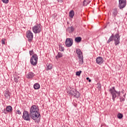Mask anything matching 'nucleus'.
<instances>
[{
    "mask_svg": "<svg viewBox=\"0 0 127 127\" xmlns=\"http://www.w3.org/2000/svg\"><path fill=\"white\" fill-rule=\"evenodd\" d=\"M30 115L31 119L34 121L37 120L39 117H41L38 106L33 105L31 107L30 109Z\"/></svg>",
    "mask_w": 127,
    "mask_h": 127,
    "instance_id": "obj_1",
    "label": "nucleus"
},
{
    "mask_svg": "<svg viewBox=\"0 0 127 127\" xmlns=\"http://www.w3.org/2000/svg\"><path fill=\"white\" fill-rule=\"evenodd\" d=\"M120 34H119V33H116L115 36L112 34L111 36L110 37L109 40L107 41V43L109 44L111 41H113L114 40L115 41V45L117 46V45H119V44H120Z\"/></svg>",
    "mask_w": 127,
    "mask_h": 127,
    "instance_id": "obj_2",
    "label": "nucleus"
},
{
    "mask_svg": "<svg viewBox=\"0 0 127 127\" xmlns=\"http://www.w3.org/2000/svg\"><path fill=\"white\" fill-rule=\"evenodd\" d=\"M109 92L112 96V100H113V102H115L117 97H120V96H121V91H117L114 86L109 89Z\"/></svg>",
    "mask_w": 127,
    "mask_h": 127,
    "instance_id": "obj_3",
    "label": "nucleus"
},
{
    "mask_svg": "<svg viewBox=\"0 0 127 127\" xmlns=\"http://www.w3.org/2000/svg\"><path fill=\"white\" fill-rule=\"evenodd\" d=\"M67 93L69 94V95H72V96H74V97L75 98H77V99L80 97V92H78L75 88L69 89L67 91Z\"/></svg>",
    "mask_w": 127,
    "mask_h": 127,
    "instance_id": "obj_4",
    "label": "nucleus"
},
{
    "mask_svg": "<svg viewBox=\"0 0 127 127\" xmlns=\"http://www.w3.org/2000/svg\"><path fill=\"white\" fill-rule=\"evenodd\" d=\"M38 61V56L36 54H34L32 56L30 59V63L33 66H36L37 65V62Z\"/></svg>",
    "mask_w": 127,
    "mask_h": 127,
    "instance_id": "obj_5",
    "label": "nucleus"
},
{
    "mask_svg": "<svg viewBox=\"0 0 127 127\" xmlns=\"http://www.w3.org/2000/svg\"><path fill=\"white\" fill-rule=\"evenodd\" d=\"M33 32L35 34H37V33H40L41 30H42V28L41 27V25L40 24H38L35 25L34 26L32 27Z\"/></svg>",
    "mask_w": 127,
    "mask_h": 127,
    "instance_id": "obj_6",
    "label": "nucleus"
},
{
    "mask_svg": "<svg viewBox=\"0 0 127 127\" xmlns=\"http://www.w3.org/2000/svg\"><path fill=\"white\" fill-rule=\"evenodd\" d=\"M22 118L24 121L30 122L31 116H30V114H29L28 111L24 110L23 113Z\"/></svg>",
    "mask_w": 127,
    "mask_h": 127,
    "instance_id": "obj_7",
    "label": "nucleus"
},
{
    "mask_svg": "<svg viewBox=\"0 0 127 127\" xmlns=\"http://www.w3.org/2000/svg\"><path fill=\"white\" fill-rule=\"evenodd\" d=\"M119 4L120 9H123L127 5V0H119Z\"/></svg>",
    "mask_w": 127,
    "mask_h": 127,
    "instance_id": "obj_8",
    "label": "nucleus"
},
{
    "mask_svg": "<svg viewBox=\"0 0 127 127\" xmlns=\"http://www.w3.org/2000/svg\"><path fill=\"white\" fill-rule=\"evenodd\" d=\"M26 36L28 38V40L29 42L32 41L33 39V34L30 30H28L26 32Z\"/></svg>",
    "mask_w": 127,
    "mask_h": 127,
    "instance_id": "obj_9",
    "label": "nucleus"
},
{
    "mask_svg": "<svg viewBox=\"0 0 127 127\" xmlns=\"http://www.w3.org/2000/svg\"><path fill=\"white\" fill-rule=\"evenodd\" d=\"M65 44L67 47H71L73 45V39L70 38H66Z\"/></svg>",
    "mask_w": 127,
    "mask_h": 127,
    "instance_id": "obj_10",
    "label": "nucleus"
},
{
    "mask_svg": "<svg viewBox=\"0 0 127 127\" xmlns=\"http://www.w3.org/2000/svg\"><path fill=\"white\" fill-rule=\"evenodd\" d=\"M11 112H12V107L11 106H8L6 107V110L5 109H4L3 113L6 115L7 113H11Z\"/></svg>",
    "mask_w": 127,
    "mask_h": 127,
    "instance_id": "obj_11",
    "label": "nucleus"
},
{
    "mask_svg": "<svg viewBox=\"0 0 127 127\" xmlns=\"http://www.w3.org/2000/svg\"><path fill=\"white\" fill-rule=\"evenodd\" d=\"M96 62L97 64L101 65L104 62V59L101 57H98L96 58Z\"/></svg>",
    "mask_w": 127,
    "mask_h": 127,
    "instance_id": "obj_12",
    "label": "nucleus"
},
{
    "mask_svg": "<svg viewBox=\"0 0 127 127\" xmlns=\"http://www.w3.org/2000/svg\"><path fill=\"white\" fill-rule=\"evenodd\" d=\"M35 76V74H34V73L32 72H29L27 74L26 77L27 79H32V78H33V77H34Z\"/></svg>",
    "mask_w": 127,
    "mask_h": 127,
    "instance_id": "obj_13",
    "label": "nucleus"
},
{
    "mask_svg": "<svg viewBox=\"0 0 127 127\" xmlns=\"http://www.w3.org/2000/svg\"><path fill=\"white\" fill-rule=\"evenodd\" d=\"M4 96L7 100H10V92L9 91H4Z\"/></svg>",
    "mask_w": 127,
    "mask_h": 127,
    "instance_id": "obj_14",
    "label": "nucleus"
},
{
    "mask_svg": "<svg viewBox=\"0 0 127 127\" xmlns=\"http://www.w3.org/2000/svg\"><path fill=\"white\" fill-rule=\"evenodd\" d=\"M76 52L79 58H82L83 57V53H82L80 49H76Z\"/></svg>",
    "mask_w": 127,
    "mask_h": 127,
    "instance_id": "obj_15",
    "label": "nucleus"
},
{
    "mask_svg": "<svg viewBox=\"0 0 127 127\" xmlns=\"http://www.w3.org/2000/svg\"><path fill=\"white\" fill-rule=\"evenodd\" d=\"M117 14H118V8H115L112 10V15L114 17H116L117 16Z\"/></svg>",
    "mask_w": 127,
    "mask_h": 127,
    "instance_id": "obj_16",
    "label": "nucleus"
},
{
    "mask_svg": "<svg viewBox=\"0 0 127 127\" xmlns=\"http://www.w3.org/2000/svg\"><path fill=\"white\" fill-rule=\"evenodd\" d=\"M63 56H64V55L63 54V53L61 52H59L58 53V55L55 57V58L56 59H57V60H58L59 58H62Z\"/></svg>",
    "mask_w": 127,
    "mask_h": 127,
    "instance_id": "obj_17",
    "label": "nucleus"
},
{
    "mask_svg": "<svg viewBox=\"0 0 127 127\" xmlns=\"http://www.w3.org/2000/svg\"><path fill=\"white\" fill-rule=\"evenodd\" d=\"M91 2V1L90 0H84L83 5L84 6H86L89 4Z\"/></svg>",
    "mask_w": 127,
    "mask_h": 127,
    "instance_id": "obj_18",
    "label": "nucleus"
},
{
    "mask_svg": "<svg viewBox=\"0 0 127 127\" xmlns=\"http://www.w3.org/2000/svg\"><path fill=\"white\" fill-rule=\"evenodd\" d=\"M75 42H77V43H79L82 41V38L81 37H77L75 38Z\"/></svg>",
    "mask_w": 127,
    "mask_h": 127,
    "instance_id": "obj_19",
    "label": "nucleus"
},
{
    "mask_svg": "<svg viewBox=\"0 0 127 127\" xmlns=\"http://www.w3.org/2000/svg\"><path fill=\"white\" fill-rule=\"evenodd\" d=\"M74 29V27L73 26L68 27L67 29V31H68L69 33H71L72 32H73Z\"/></svg>",
    "mask_w": 127,
    "mask_h": 127,
    "instance_id": "obj_20",
    "label": "nucleus"
},
{
    "mask_svg": "<svg viewBox=\"0 0 127 127\" xmlns=\"http://www.w3.org/2000/svg\"><path fill=\"white\" fill-rule=\"evenodd\" d=\"M40 88V85H39L38 83H35L34 84V89L35 90H38Z\"/></svg>",
    "mask_w": 127,
    "mask_h": 127,
    "instance_id": "obj_21",
    "label": "nucleus"
},
{
    "mask_svg": "<svg viewBox=\"0 0 127 127\" xmlns=\"http://www.w3.org/2000/svg\"><path fill=\"white\" fill-rule=\"evenodd\" d=\"M74 12L73 10L70 11V12H69V17H70V18H73V17H74Z\"/></svg>",
    "mask_w": 127,
    "mask_h": 127,
    "instance_id": "obj_22",
    "label": "nucleus"
},
{
    "mask_svg": "<svg viewBox=\"0 0 127 127\" xmlns=\"http://www.w3.org/2000/svg\"><path fill=\"white\" fill-rule=\"evenodd\" d=\"M52 67H53V64H49L47 65L46 70H47V71H48V70H51V69H52Z\"/></svg>",
    "mask_w": 127,
    "mask_h": 127,
    "instance_id": "obj_23",
    "label": "nucleus"
},
{
    "mask_svg": "<svg viewBox=\"0 0 127 127\" xmlns=\"http://www.w3.org/2000/svg\"><path fill=\"white\" fill-rule=\"evenodd\" d=\"M19 76L18 75H15L14 77V81L15 83H18V79H19Z\"/></svg>",
    "mask_w": 127,
    "mask_h": 127,
    "instance_id": "obj_24",
    "label": "nucleus"
},
{
    "mask_svg": "<svg viewBox=\"0 0 127 127\" xmlns=\"http://www.w3.org/2000/svg\"><path fill=\"white\" fill-rule=\"evenodd\" d=\"M117 118L118 119H119V120H121V119H123V118H124V115L122 114V113H118L117 115Z\"/></svg>",
    "mask_w": 127,
    "mask_h": 127,
    "instance_id": "obj_25",
    "label": "nucleus"
},
{
    "mask_svg": "<svg viewBox=\"0 0 127 127\" xmlns=\"http://www.w3.org/2000/svg\"><path fill=\"white\" fill-rule=\"evenodd\" d=\"M79 58V64H83V63H84V61H83V57Z\"/></svg>",
    "mask_w": 127,
    "mask_h": 127,
    "instance_id": "obj_26",
    "label": "nucleus"
},
{
    "mask_svg": "<svg viewBox=\"0 0 127 127\" xmlns=\"http://www.w3.org/2000/svg\"><path fill=\"white\" fill-rule=\"evenodd\" d=\"M81 73H82V71H81V70H79L78 71H76L75 75H76V76H79L81 75Z\"/></svg>",
    "mask_w": 127,
    "mask_h": 127,
    "instance_id": "obj_27",
    "label": "nucleus"
},
{
    "mask_svg": "<svg viewBox=\"0 0 127 127\" xmlns=\"http://www.w3.org/2000/svg\"><path fill=\"white\" fill-rule=\"evenodd\" d=\"M29 54L30 56H31V55H34V52H33V50H32L31 51H29Z\"/></svg>",
    "mask_w": 127,
    "mask_h": 127,
    "instance_id": "obj_28",
    "label": "nucleus"
},
{
    "mask_svg": "<svg viewBox=\"0 0 127 127\" xmlns=\"http://www.w3.org/2000/svg\"><path fill=\"white\" fill-rule=\"evenodd\" d=\"M3 3H8L9 0H2Z\"/></svg>",
    "mask_w": 127,
    "mask_h": 127,
    "instance_id": "obj_29",
    "label": "nucleus"
},
{
    "mask_svg": "<svg viewBox=\"0 0 127 127\" xmlns=\"http://www.w3.org/2000/svg\"><path fill=\"white\" fill-rule=\"evenodd\" d=\"M60 51H64V48L62 47V46L60 47Z\"/></svg>",
    "mask_w": 127,
    "mask_h": 127,
    "instance_id": "obj_30",
    "label": "nucleus"
},
{
    "mask_svg": "<svg viewBox=\"0 0 127 127\" xmlns=\"http://www.w3.org/2000/svg\"><path fill=\"white\" fill-rule=\"evenodd\" d=\"M16 113L18 114V115H21V112L19 110H17Z\"/></svg>",
    "mask_w": 127,
    "mask_h": 127,
    "instance_id": "obj_31",
    "label": "nucleus"
},
{
    "mask_svg": "<svg viewBox=\"0 0 127 127\" xmlns=\"http://www.w3.org/2000/svg\"><path fill=\"white\" fill-rule=\"evenodd\" d=\"M120 102H123L124 101H125V98L121 97L120 98Z\"/></svg>",
    "mask_w": 127,
    "mask_h": 127,
    "instance_id": "obj_32",
    "label": "nucleus"
},
{
    "mask_svg": "<svg viewBox=\"0 0 127 127\" xmlns=\"http://www.w3.org/2000/svg\"><path fill=\"white\" fill-rule=\"evenodd\" d=\"M1 44H3L4 45L5 44V41L4 40V39H2L1 41Z\"/></svg>",
    "mask_w": 127,
    "mask_h": 127,
    "instance_id": "obj_33",
    "label": "nucleus"
},
{
    "mask_svg": "<svg viewBox=\"0 0 127 127\" xmlns=\"http://www.w3.org/2000/svg\"><path fill=\"white\" fill-rule=\"evenodd\" d=\"M86 80H88V82H91V79L89 77H86Z\"/></svg>",
    "mask_w": 127,
    "mask_h": 127,
    "instance_id": "obj_34",
    "label": "nucleus"
},
{
    "mask_svg": "<svg viewBox=\"0 0 127 127\" xmlns=\"http://www.w3.org/2000/svg\"><path fill=\"white\" fill-rule=\"evenodd\" d=\"M63 0H58V1H59V2H63Z\"/></svg>",
    "mask_w": 127,
    "mask_h": 127,
    "instance_id": "obj_35",
    "label": "nucleus"
},
{
    "mask_svg": "<svg viewBox=\"0 0 127 127\" xmlns=\"http://www.w3.org/2000/svg\"><path fill=\"white\" fill-rule=\"evenodd\" d=\"M121 93H122L123 94H124V90H123V91H121Z\"/></svg>",
    "mask_w": 127,
    "mask_h": 127,
    "instance_id": "obj_36",
    "label": "nucleus"
},
{
    "mask_svg": "<svg viewBox=\"0 0 127 127\" xmlns=\"http://www.w3.org/2000/svg\"><path fill=\"white\" fill-rule=\"evenodd\" d=\"M125 96H126V94H125V95H124V97H125Z\"/></svg>",
    "mask_w": 127,
    "mask_h": 127,
    "instance_id": "obj_37",
    "label": "nucleus"
}]
</instances>
